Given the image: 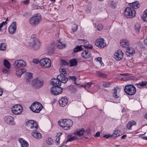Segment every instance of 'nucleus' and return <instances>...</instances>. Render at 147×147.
<instances>
[{
    "label": "nucleus",
    "mask_w": 147,
    "mask_h": 147,
    "mask_svg": "<svg viewBox=\"0 0 147 147\" xmlns=\"http://www.w3.org/2000/svg\"><path fill=\"white\" fill-rule=\"evenodd\" d=\"M22 15L23 16L27 18L29 14L28 12H25L22 14Z\"/></svg>",
    "instance_id": "052dcab7"
},
{
    "label": "nucleus",
    "mask_w": 147,
    "mask_h": 147,
    "mask_svg": "<svg viewBox=\"0 0 147 147\" xmlns=\"http://www.w3.org/2000/svg\"><path fill=\"white\" fill-rule=\"evenodd\" d=\"M109 6L113 9H116V4L113 1H111L109 4Z\"/></svg>",
    "instance_id": "ea45409f"
},
{
    "label": "nucleus",
    "mask_w": 147,
    "mask_h": 147,
    "mask_svg": "<svg viewBox=\"0 0 147 147\" xmlns=\"http://www.w3.org/2000/svg\"><path fill=\"white\" fill-rule=\"evenodd\" d=\"M16 74L18 77L20 78L23 74V72H21V71L19 70L16 71Z\"/></svg>",
    "instance_id": "8fccbe9b"
},
{
    "label": "nucleus",
    "mask_w": 147,
    "mask_h": 147,
    "mask_svg": "<svg viewBox=\"0 0 147 147\" xmlns=\"http://www.w3.org/2000/svg\"><path fill=\"white\" fill-rule=\"evenodd\" d=\"M69 66L70 67H74L78 64V61L76 59H73L69 61Z\"/></svg>",
    "instance_id": "bb28decb"
},
{
    "label": "nucleus",
    "mask_w": 147,
    "mask_h": 147,
    "mask_svg": "<svg viewBox=\"0 0 147 147\" xmlns=\"http://www.w3.org/2000/svg\"><path fill=\"white\" fill-rule=\"evenodd\" d=\"M46 143L48 145H52L53 144V140L51 137L47 138L46 140Z\"/></svg>",
    "instance_id": "4c0bfd02"
},
{
    "label": "nucleus",
    "mask_w": 147,
    "mask_h": 147,
    "mask_svg": "<svg viewBox=\"0 0 147 147\" xmlns=\"http://www.w3.org/2000/svg\"><path fill=\"white\" fill-rule=\"evenodd\" d=\"M103 28V26L101 24H99L97 26V29L98 31L101 30Z\"/></svg>",
    "instance_id": "603ef678"
},
{
    "label": "nucleus",
    "mask_w": 147,
    "mask_h": 147,
    "mask_svg": "<svg viewBox=\"0 0 147 147\" xmlns=\"http://www.w3.org/2000/svg\"><path fill=\"white\" fill-rule=\"evenodd\" d=\"M85 132V130L81 128L74 133L73 134L75 135L79 136L80 137L82 136Z\"/></svg>",
    "instance_id": "b1692460"
},
{
    "label": "nucleus",
    "mask_w": 147,
    "mask_h": 147,
    "mask_svg": "<svg viewBox=\"0 0 147 147\" xmlns=\"http://www.w3.org/2000/svg\"><path fill=\"white\" fill-rule=\"evenodd\" d=\"M22 107L20 105H15L11 108L12 112L15 115H19L21 113L22 111Z\"/></svg>",
    "instance_id": "9d476101"
},
{
    "label": "nucleus",
    "mask_w": 147,
    "mask_h": 147,
    "mask_svg": "<svg viewBox=\"0 0 147 147\" xmlns=\"http://www.w3.org/2000/svg\"><path fill=\"white\" fill-rule=\"evenodd\" d=\"M40 61L38 59H34L33 61V63L36 64L40 63Z\"/></svg>",
    "instance_id": "bf43d9fd"
},
{
    "label": "nucleus",
    "mask_w": 147,
    "mask_h": 147,
    "mask_svg": "<svg viewBox=\"0 0 147 147\" xmlns=\"http://www.w3.org/2000/svg\"><path fill=\"white\" fill-rule=\"evenodd\" d=\"M125 53L127 57L132 56L135 53V49L132 47H127Z\"/></svg>",
    "instance_id": "aec40b11"
},
{
    "label": "nucleus",
    "mask_w": 147,
    "mask_h": 147,
    "mask_svg": "<svg viewBox=\"0 0 147 147\" xmlns=\"http://www.w3.org/2000/svg\"><path fill=\"white\" fill-rule=\"evenodd\" d=\"M26 62L22 59L17 60L14 64V65L17 68H18L21 67H24L26 66Z\"/></svg>",
    "instance_id": "a211bd4d"
},
{
    "label": "nucleus",
    "mask_w": 147,
    "mask_h": 147,
    "mask_svg": "<svg viewBox=\"0 0 147 147\" xmlns=\"http://www.w3.org/2000/svg\"><path fill=\"white\" fill-rule=\"evenodd\" d=\"M68 100L66 96L62 97L58 101L59 105L62 107L65 106L68 102Z\"/></svg>",
    "instance_id": "6ab92c4d"
},
{
    "label": "nucleus",
    "mask_w": 147,
    "mask_h": 147,
    "mask_svg": "<svg viewBox=\"0 0 147 147\" xmlns=\"http://www.w3.org/2000/svg\"><path fill=\"white\" fill-rule=\"evenodd\" d=\"M114 137V135L113 134H105L103 136V137L104 138H105L106 139H108L109 138Z\"/></svg>",
    "instance_id": "3c124183"
},
{
    "label": "nucleus",
    "mask_w": 147,
    "mask_h": 147,
    "mask_svg": "<svg viewBox=\"0 0 147 147\" xmlns=\"http://www.w3.org/2000/svg\"><path fill=\"white\" fill-rule=\"evenodd\" d=\"M43 108L42 104L38 102H33L30 107L31 110L35 113H39Z\"/></svg>",
    "instance_id": "39448f33"
},
{
    "label": "nucleus",
    "mask_w": 147,
    "mask_h": 147,
    "mask_svg": "<svg viewBox=\"0 0 147 147\" xmlns=\"http://www.w3.org/2000/svg\"><path fill=\"white\" fill-rule=\"evenodd\" d=\"M55 49L54 47H52L51 49L49 50V52L50 53H52L54 52Z\"/></svg>",
    "instance_id": "e2e57ef3"
},
{
    "label": "nucleus",
    "mask_w": 147,
    "mask_h": 147,
    "mask_svg": "<svg viewBox=\"0 0 147 147\" xmlns=\"http://www.w3.org/2000/svg\"><path fill=\"white\" fill-rule=\"evenodd\" d=\"M141 25L139 23H137L135 25L134 29L136 32L138 34L140 32Z\"/></svg>",
    "instance_id": "7c9ffc66"
},
{
    "label": "nucleus",
    "mask_w": 147,
    "mask_h": 147,
    "mask_svg": "<svg viewBox=\"0 0 147 147\" xmlns=\"http://www.w3.org/2000/svg\"><path fill=\"white\" fill-rule=\"evenodd\" d=\"M102 59V58L101 57H98V58H96V59H95V60L98 61H101V60Z\"/></svg>",
    "instance_id": "338daca9"
},
{
    "label": "nucleus",
    "mask_w": 147,
    "mask_h": 147,
    "mask_svg": "<svg viewBox=\"0 0 147 147\" xmlns=\"http://www.w3.org/2000/svg\"><path fill=\"white\" fill-rule=\"evenodd\" d=\"M138 46L141 48H143L144 47L143 43L142 42H139L138 43Z\"/></svg>",
    "instance_id": "4d7b16f0"
},
{
    "label": "nucleus",
    "mask_w": 147,
    "mask_h": 147,
    "mask_svg": "<svg viewBox=\"0 0 147 147\" xmlns=\"http://www.w3.org/2000/svg\"><path fill=\"white\" fill-rule=\"evenodd\" d=\"M85 132L87 134H90L91 132L90 129V128H88L85 131Z\"/></svg>",
    "instance_id": "680f3d73"
},
{
    "label": "nucleus",
    "mask_w": 147,
    "mask_h": 147,
    "mask_svg": "<svg viewBox=\"0 0 147 147\" xmlns=\"http://www.w3.org/2000/svg\"><path fill=\"white\" fill-rule=\"evenodd\" d=\"M129 74L128 73H123L120 74V75L123 76H128L129 75Z\"/></svg>",
    "instance_id": "774afa93"
},
{
    "label": "nucleus",
    "mask_w": 147,
    "mask_h": 147,
    "mask_svg": "<svg viewBox=\"0 0 147 147\" xmlns=\"http://www.w3.org/2000/svg\"><path fill=\"white\" fill-rule=\"evenodd\" d=\"M26 78H31L32 77V74L30 73H26Z\"/></svg>",
    "instance_id": "5fc2aeb1"
},
{
    "label": "nucleus",
    "mask_w": 147,
    "mask_h": 147,
    "mask_svg": "<svg viewBox=\"0 0 147 147\" xmlns=\"http://www.w3.org/2000/svg\"><path fill=\"white\" fill-rule=\"evenodd\" d=\"M60 70L61 71V74H62L63 75V76H65L67 75V73L66 72V71H65V69H64L63 68H60Z\"/></svg>",
    "instance_id": "09e8293b"
},
{
    "label": "nucleus",
    "mask_w": 147,
    "mask_h": 147,
    "mask_svg": "<svg viewBox=\"0 0 147 147\" xmlns=\"http://www.w3.org/2000/svg\"><path fill=\"white\" fill-rule=\"evenodd\" d=\"M147 84V82L143 81L140 82L139 83L136 84L135 85H137L138 88H141L142 87L146 86Z\"/></svg>",
    "instance_id": "cd10ccee"
},
{
    "label": "nucleus",
    "mask_w": 147,
    "mask_h": 147,
    "mask_svg": "<svg viewBox=\"0 0 147 147\" xmlns=\"http://www.w3.org/2000/svg\"><path fill=\"white\" fill-rule=\"evenodd\" d=\"M111 82H105L102 84V86L105 88H109L111 87Z\"/></svg>",
    "instance_id": "79ce46f5"
},
{
    "label": "nucleus",
    "mask_w": 147,
    "mask_h": 147,
    "mask_svg": "<svg viewBox=\"0 0 147 147\" xmlns=\"http://www.w3.org/2000/svg\"><path fill=\"white\" fill-rule=\"evenodd\" d=\"M96 74L97 76L103 78H106L108 76L107 74L98 71L96 72Z\"/></svg>",
    "instance_id": "c85d7f7f"
},
{
    "label": "nucleus",
    "mask_w": 147,
    "mask_h": 147,
    "mask_svg": "<svg viewBox=\"0 0 147 147\" xmlns=\"http://www.w3.org/2000/svg\"><path fill=\"white\" fill-rule=\"evenodd\" d=\"M82 57L85 59H88L92 57L91 51L86 49L83 51L81 53Z\"/></svg>",
    "instance_id": "2eb2a0df"
},
{
    "label": "nucleus",
    "mask_w": 147,
    "mask_h": 147,
    "mask_svg": "<svg viewBox=\"0 0 147 147\" xmlns=\"http://www.w3.org/2000/svg\"><path fill=\"white\" fill-rule=\"evenodd\" d=\"M3 65L4 66L8 69H9L11 65L9 61L7 59H5L3 61Z\"/></svg>",
    "instance_id": "2f4dec72"
},
{
    "label": "nucleus",
    "mask_w": 147,
    "mask_h": 147,
    "mask_svg": "<svg viewBox=\"0 0 147 147\" xmlns=\"http://www.w3.org/2000/svg\"><path fill=\"white\" fill-rule=\"evenodd\" d=\"M7 45L5 42L1 43L0 45V51H4L6 50Z\"/></svg>",
    "instance_id": "c9c22d12"
},
{
    "label": "nucleus",
    "mask_w": 147,
    "mask_h": 147,
    "mask_svg": "<svg viewBox=\"0 0 147 147\" xmlns=\"http://www.w3.org/2000/svg\"><path fill=\"white\" fill-rule=\"evenodd\" d=\"M95 45L100 49H102L105 47L107 44L104 43L103 38L97 39L95 42Z\"/></svg>",
    "instance_id": "f8f14e48"
},
{
    "label": "nucleus",
    "mask_w": 147,
    "mask_h": 147,
    "mask_svg": "<svg viewBox=\"0 0 147 147\" xmlns=\"http://www.w3.org/2000/svg\"><path fill=\"white\" fill-rule=\"evenodd\" d=\"M68 79L69 80H72L73 82L77 80V78L75 76H69Z\"/></svg>",
    "instance_id": "de8ad7c7"
},
{
    "label": "nucleus",
    "mask_w": 147,
    "mask_h": 147,
    "mask_svg": "<svg viewBox=\"0 0 147 147\" xmlns=\"http://www.w3.org/2000/svg\"><path fill=\"white\" fill-rule=\"evenodd\" d=\"M51 83L53 86L51 88V92L52 94L57 95L62 92L63 89L57 84V80L52 78L51 80Z\"/></svg>",
    "instance_id": "f257e3e1"
},
{
    "label": "nucleus",
    "mask_w": 147,
    "mask_h": 147,
    "mask_svg": "<svg viewBox=\"0 0 147 147\" xmlns=\"http://www.w3.org/2000/svg\"><path fill=\"white\" fill-rule=\"evenodd\" d=\"M8 18H7L6 19L5 22H3L1 23L0 24V31H2V30L1 29L2 27L3 26L5 25L6 24H7V21H8Z\"/></svg>",
    "instance_id": "58836bf2"
},
{
    "label": "nucleus",
    "mask_w": 147,
    "mask_h": 147,
    "mask_svg": "<svg viewBox=\"0 0 147 147\" xmlns=\"http://www.w3.org/2000/svg\"><path fill=\"white\" fill-rule=\"evenodd\" d=\"M124 90L127 94L131 96L134 94L136 91L135 86L131 84L126 85L124 88Z\"/></svg>",
    "instance_id": "20e7f679"
},
{
    "label": "nucleus",
    "mask_w": 147,
    "mask_h": 147,
    "mask_svg": "<svg viewBox=\"0 0 147 147\" xmlns=\"http://www.w3.org/2000/svg\"><path fill=\"white\" fill-rule=\"evenodd\" d=\"M36 35L35 34H32L31 36V39L29 43L31 46L34 47L35 49H38L40 46V42L36 39Z\"/></svg>",
    "instance_id": "0eeeda50"
},
{
    "label": "nucleus",
    "mask_w": 147,
    "mask_h": 147,
    "mask_svg": "<svg viewBox=\"0 0 147 147\" xmlns=\"http://www.w3.org/2000/svg\"><path fill=\"white\" fill-rule=\"evenodd\" d=\"M114 92H113V96L116 99H117L119 98V96L117 94V90L115 88H114L113 90Z\"/></svg>",
    "instance_id": "37998d69"
},
{
    "label": "nucleus",
    "mask_w": 147,
    "mask_h": 147,
    "mask_svg": "<svg viewBox=\"0 0 147 147\" xmlns=\"http://www.w3.org/2000/svg\"><path fill=\"white\" fill-rule=\"evenodd\" d=\"M61 63L62 65L67 66L68 65L69 63L65 59H62L61 60Z\"/></svg>",
    "instance_id": "49530a36"
},
{
    "label": "nucleus",
    "mask_w": 147,
    "mask_h": 147,
    "mask_svg": "<svg viewBox=\"0 0 147 147\" xmlns=\"http://www.w3.org/2000/svg\"><path fill=\"white\" fill-rule=\"evenodd\" d=\"M32 7L34 9H42L43 6H40L35 4H33L32 5Z\"/></svg>",
    "instance_id": "a19ab883"
},
{
    "label": "nucleus",
    "mask_w": 147,
    "mask_h": 147,
    "mask_svg": "<svg viewBox=\"0 0 147 147\" xmlns=\"http://www.w3.org/2000/svg\"><path fill=\"white\" fill-rule=\"evenodd\" d=\"M57 41L58 42L56 46L58 49H61L65 47V45L64 44H62L59 40H57Z\"/></svg>",
    "instance_id": "c756f323"
},
{
    "label": "nucleus",
    "mask_w": 147,
    "mask_h": 147,
    "mask_svg": "<svg viewBox=\"0 0 147 147\" xmlns=\"http://www.w3.org/2000/svg\"><path fill=\"white\" fill-rule=\"evenodd\" d=\"M57 83L59 86H61V83H66L68 80V78L65 76H63L62 74H60L57 77Z\"/></svg>",
    "instance_id": "1a4fd4ad"
},
{
    "label": "nucleus",
    "mask_w": 147,
    "mask_h": 147,
    "mask_svg": "<svg viewBox=\"0 0 147 147\" xmlns=\"http://www.w3.org/2000/svg\"><path fill=\"white\" fill-rule=\"evenodd\" d=\"M4 119L5 122L8 124L14 125L16 124L14 121V118L13 116H6L4 117Z\"/></svg>",
    "instance_id": "4468645a"
},
{
    "label": "nucleus",
    "mask_w": 147,
    "mask_h": 147,
    "mask_svg": "<svg viewBox=\"0 0 147 147\" xmlns=\"http://www.w3.org/2000/svg\"><path fill=\"white\" fill-rule=\"evenodd\" d=\"M127 127L128 129H131V128L132 127V125H130V124L128 122L127 124Z\"/></svg>",
    "instance_id": "69168bd1"
},
{
    "label": "nucleus",
    "mask_w": 147,
    "mask_h": 147,
    "mask_svg": "<svg viewBox=\"0 0 147 147\" xmlns=\"http://www.w3.org/2000/svg\"><path fill=\"white\" fill-rule=\"evenodd\" d=\"M125 16L128 18H132L134 17L136 14V12L133 8L129 7H126L124 11Z\"/></svg>",
    "instance_id": "6e6552de"
},
{
    "label": "nucleus",
    "mask_w": 147,
    "mask_h": 147,
    "mask_svg": "<svg viewBox=\"0 0 147 147\" xmlns=\"http://www.w3.org/2000/svg\"><path fill=\"white\" fill-rule=\"evenodd\" d=\"M16 22H13L8 28L9 33L11 34H13L16 32Z\"/></svg>",
    "instance_id": "dca6fc26"
},
{
    "label": "nucleus",
    "mask_w": 147,
    "mask_h": 147,
    "mask_svg": "<svg viewBox=\"0 0 147 147\" xmlns=\"http://www.w3.org/2000/svg\"><path fill=\"white\" fill-rule=\"evenodd\" d=\"M92 82H89L86 83L85 85H81V87H83L86 90L89 89L91 86V85L93 84Z\"/></svg>",
    "instance_id": "f704fd0d"
},
{
    "label": "nucleus",
    "mask_w": 147,
    "mask_h": 147,
    "mask_svg": "<svg viewBox=\"0 0 147 147\" xmlns=\"http://www.w3.org/2000/svg\"><path fill=\"white\" fill-rule=\"evenodd\" d=\"M90 46H89V45H83V47L85 48L89 49H92L93 47L91 45H90Z\"/></svg>",
    "instance_id": "864d4df0"
},
{
    "label": "nucleus",
    "mask_w": 147,
    "mask_h": 147,
    "mask_svg": "<svg viewBox=\"0 0 147 147\" xmlns=\"http://www.w3.org/2000/svg\"><path fill=\"white\" fill-rule=\"evenodd\" d=\"M72 135H69L67 137V139L65 140L63 144H66L68 142H71L77 139L78 138L76 136L72 137Z\"/></svg>",
    "instance_id": "5701e85b"
},
{
    "label": "nucleus",
    "mask_w": 147,
    "mask_h": 147,
    "mask_svg": "<svg viewBox=\"0 0 147 147\" xmlns=\"http://www.w3.org/2000/svg\"><path fill=\"white\" fill-rule=\"evenodd\" d=\"M127 77H125L124 78L123 81H128L129 80H132L134 79L133 77L131 76H127Z\"/></svg>",
    "instance_id": "a18cd8bd"
},
{
    "label": "nucleus",
    "mask_w": 147,
    "mask_h": 147,
    "mask_svg": "<svg viewBox=\"0 0 147 147\" xmlns=\"http://www.w3.org/2000/svg\"><path fill=\"white\" fill-rule=\"evenodd\" d=\"M35 129L32 133V135L35 138L40 139L41 138L42 135L39 131Z\"/></svg>",
    "instance_id": "412c9836"
},
{
    "label": "nucleus",
    "mask_w": 147,
    "mask_h": 147,
    "mask_svg": "<svg viewBox=\"0 0 147 147\" xmlns=\"http://www.w3.org/2000/svg\"><path fill=\"white\" fill-rule=\"evenodd\" d=\"M120 44L122 47H125L126 46H128L129 45V42L127 39H123L120 40Z\"/></svg>",
    "instance_id": "a878e982"
},
{
    "label": "nucleus",
    "mask_w": 147,
    "mask_h": 147,
    "mask_svg": "<svg viewBox=\"0 0 147 147\" xmlns=\"http://www.w3.org/2000/svg\"><path fill=\"white\" fill-rule=\"evenodd\" d=\"M43 80L41 79L36 78L32 82V85L33 87L35 89H39L42 88L44 85Z\"/></svg>",
    "instance_id": "423d86ee"
},
{
    "label": "nucleus",
    "mask_w": 147,
    "mask_h": 147,
    "mask_svg": "<svg viewBox=\"0 0 147 147\" xmlns=\"http://www.w3.org/2000/svg\"><path fill=\"white\" fill-rule=\"evenodd\" d=\"M19 141L21 144V147H28L29 146L28 143L22 138L19 139Z\"/></svg>",
    "instance_id": "4be33fe9"
},
{
    "label": "nucleus",
    "mask_w": 147,
    "mask_h": 147,
    "mask_svg": "<svg viewBox=\"0 0 147 147\" xmlns=\"http://www.w3.org/2000/svg\"><path fill=\"white\" fill-rule=\"evenodd\" d=\"M58 124L62 129L67 130L69 129L73 124L72 121L69 119H63L58 121Z\"/></svg>",
    "instance_id": "f03ea898"
},
{
    "label": "nucleus",
    "mask_w": 147,
    "mask_h": 147,
    "mask_svg": "<svg viewBox=\"0 0 147 147\" xmlns=\"http://www.w3.org/2000/svg\"><path fill=\"white\" fill-rule=\"evenodd\" d=\"M112 134L114 135V138L119 136L122 134V133L119 130H117L114 131Z\"/></svg>",
    "instance_id": "473e14b6"
},
{
    "label": "nucleus",
    "mask_w": 147,
    "mask_h": 147,
    "mask_svg": "<svg viewBox=\"0 0 147 147\" xmlns=\"http://www.w3.org/2000/svg\"><path fill=\"white\" fill-rule=\"evenodd\" d=\"M79 40L80 41V42L82 43H86L87 42L86 40L85 39H80Z\"/></svg>",
    "instance_id": "0e129e2a"
},
{
    "label": "nucleus",
    "mask_w": 147,
    "mask_h": 147,
    "mask_svg": "<svg viewBox=\"0 0 147 147\" xmlns=\"http://www.w3.org/2000/svg\"><path fill=\"white\" fill-rule=\"evenodd\" d=\"M9 69H8L4 68L2 70V72L5 74H8L10 72Z\"/></svg>",
    "instance_id": "6e6d98bb"
},
{
    "label": "nucleus",
    "mask_w": 147,
    "mask_h": 147,
    "mask_svg": "<svg viewBox=\"0 0 147 147\" xmlns=\"http://www.w3.org/2000/svg\"><path fill=\"white\" fill-rule=\"evenodd\" d=\"M83 49L82 46H77L74 49V51L75 53H76L83 51Z\"/></svg>",
    "instance_id": "e433bc0d"
},
{
    "label": "nucleus",
    "mask_w": 147,
    "mask_h": 147,
    "mask_svg": "<svg viewBox=\"0 0 147 147\" xmlns=\"http://www.w3.org/2000/svg\"><path fill=\"white\" fill-rule=\"evenodd\" d=\"M142 18L143 20L145 22L147 21V16L143 14L142 16Z\"/></svg>",
    "instance_id": "13d9d810"
},
{
    "label": "nucleus",
    "mask_w": 147,
    "mask_h": 147,
    "mask_svg": "<svg viewBox=\"0 0 147 147\" xmlns=\"http://www.w3.org/2000/svg\"><path fill=\"white\" fill-rule=\"evenodd\" d=\"M123 57V53L120 50H118L115 53L114 58L117 60L120 61Z\"/></svg>",
    "instance_id": "f3484780"
},
{
    "label": "nucleus",
    "mask_w": 147,
    "mask_h": 147,
    "mask_svg": "<svg viewBox=\"0 0 147 147\" xmlns=\"http://www.w3.org/2000/svg\"><path fill=\"white\" fill-rule=\"evenodd\" d=\"M68 89L69 92L72 93H74L76 91V89L73 86H70L69 88H68Z\"/></svg>",
    "instance_id": "c03bdc74"
},
{
    "label": "nucleus",
    "mask_w": 147,
    "mask_h": 147,
    "mask_svg": "<svg viewBox=\"0 0 147 147\" xmlns=\"http://www.w3.org/2000/svg\"><path fill=\"white\" fill-rule=\"evenodd\" d=\"M129 6L131 7L132 8L137 9L140 7V4L138 2V1H135L132 3H129Z\"/></svg>",
    "instance_id": "393cba45"
},
{
    "label": "nucleus",
    "mask_w": 147,
    "mask_h": 147,
    "mask_svg": "<svg viewBox=\"0 0 147 147\" xmlns=\"http://www.w3.org/2000/svg\"><path fill=\"white\" fill-rule=\"evenodd\" d=\"M62 134V133H59L57 134V135L56 136V138L55 141V142L56 144V145H58L59 144L60 140V136H61Z\"/></svg>",
    "instance_id": "72a5a7b5"
},
{
    "label": "nucleus",
    "mask_w": 147,
    "mask_h": 147,
    "mask_svg": "<svg viewBox=\"0 0 147 147\" xmlns=\"http://www.w3.org/2000/svg\"><path fill=\"white\" fill-rule=\"evenodd\" d=\"M42 19L41 15L39 13L34 14L28 20L29 23L33 27L35 26L40 23Z\"/></svg>",
    "instance_id": "7ed1b4c3"
},
{
    "label": "nucleus",
    "mask_w": 147,
    "mask_h": 147,
    "mask_svg": "<svg viewBox=\"0 0 147 147\" xmlns=\"http://www.w3.org/2000/svg\"><path fill=\"white\" fill-rule=\"evenodd\" d=\"M26 125L32 129H37L38 128L37 123L33 120H30L28 121L26 123Z\"/></svg>",
    "instance_id": "9b49d317"
},
{
    "label": "nucleus",
    "mask_w": 147,
    "mask_h": 147,
    "mask_svg": "<svg viewBox=\"0 0 147 147\" xmlns=\"http://www.w3.org/2000/svg\"><path fill=\"white\" fill-rule=\"evenodd\" d=\"M41 66H44L47 68H49L51 66V60L47 58H45L42 59L40 62Z\"/></svg>",
    "instance_id": "ddd939ff"
}]
</instances>
